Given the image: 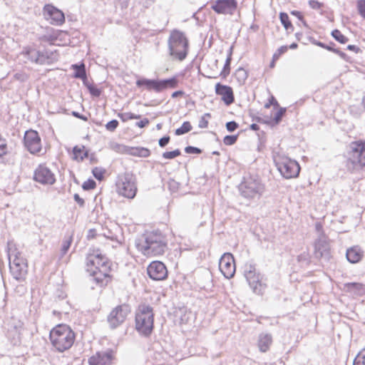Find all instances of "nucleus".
Wrapping results in <instances>:
<instances>
[{"instance_id":"nucleus-7","label":"nucleus","mask_w":365,"mask_h":365,"mask_svg":"<svg viewBox=\"0 0 365 365\" xmlns=\"http://www.w3.org/2000/svg\"><path fill=\"white\" fill-rule=\"evenodd\" d=\"M154 314L153 307L140 304L135 315V329L142 335L148 336L153 329Z\"/></svg>"},{"instance_id":"nucleus-18","label":"nucleus","mask_w":365,"mask_h":365,"mask_svg":"<svg viewBox=\"0 0 365 365\" xmlns=\"http://www.w3.org/2000/svg\"><path fill=\"white\" fill-rule=\"evenodd\" d=\"M148 276L153 280H163L168 277L165 265L160 261L152 262L147 268Z\"/></svg>"},{"instance_id":"nucleus-47","label":"nucleus","mask_w":365,"mask_h":365,"mask_svg":"<svg viewBox=\"0 0 365 365\" xmlns=\"http://www.w3.org/2000/svg\"><path fill=\"white\" fill-rule=\"evenodd\" d=\"M84 148H85L84 146H82V147H79L78 145L75 146L73 148V153L74 155L73 159H75V160L80 159V156L81 155V153Z\"/></svg>"},{"instance_id":"nucleus-52","label":"nucleus","mask_w":365,"mask_h":365,"mask_svg":"<svg viewBox=\"0 0 365 365\" xmlns=\"http://www.w3.org/2000/svg\"><path fill=\"white\" fill-rule=\"evenodd\" d=\"M170 136L168 135H165L161 138H160L159 141H158V144L160 147L162 148H164L165 146H166L169 141H170Z\"/></svg>"},{"instance_id":"nucleus-61","label":"nucleus","mask_w":365,"mask_h":365,"mask_svg":"<svg viewBox=\"0 0 365 365\" xmlns=\"http://www.w3.org/2000/svg\"><path fill=\"white\" fill-rule=\"evenodd\" d=\"M184 95V92L182 91H177L172 93L171 96L173 98H178L179 96H182Z\"/></svg>"},{"instance_id":"nucleus-63","label":"nucleus","mask_w":365,"mask_h":365,"mask_svg":"<svg viewBox=\"0 0 365 365\" xmlns=\"http://www.w3.org/2000/svg\"><path fill=\"white\" fill-rule=\"evenodd\" d=\"M347 49H349L350 51H353L356 53H358L360 50V48L359 47H357L356 46H354V45H349L347 46Z\"/></svg>"},{"instance_id":"nucleus-53","label":"nucleus","mask_w":365,"mask_h":365,"mask_svg":"<svg viewBox=\"0 0 365 365\" xmlns=\"http://www.w3.org/2000/svg\"><path fill=\"white\" fill-rule=\"evenodd\" d=\"M284 113H285V109L284 108H280L275 113V115H274V120H275L276 123H279L281 120V119H282V116H283Z\"/></svg>"},{"instance_id":"nucleus-10","label":"nucleus","mask_w":365,"mask_h":365,"mask_svg":"<svg viewBox=\"0 0 365 365\" xmlns=\"http://www.w3.org/2000/svg\"><path fill=\"white\" fill-rule=\"evenodd\" d=\"M116 186L120 195L129 199L135 197L137 192L136 178L131 172L119 175Z\"/></svg>"},{"instance_id":"nucleus-33","label":"nucleus","mask_w":365,"mask_h":365,"mask_svg":"<svg viewBox=\"0 0 365 365\" xmlns=\"http://www.w3.org/2000/svg\"><path fill=\"white\" fill-rule=\"evenodd\" d=\"M289 48L292 49L297 48V43L294 42L289 46H282L279 47L273 55L274 61H277L282 54L287 51Z\"/></svg>"},{"instance_id":"nucleus-64","label":"nucleus","mask_w":365,"mask_h":365,"mask_svg":"<svg viewBox=\"0 0 365 365\" xmlns=\"http://www.w3.org/2000/svg\"><path fill=\"white\" fill-rule=\"evenodd\" d=\"M250 128L252 130H258L259 127L257 124L256 123H252L251 125H250Z\"/></svg>"},{"instance_id":"nucleus-35","label":"nucleus","mask_w":365,"mask_h":365,"mask_svg":"<svg viewBox=\"0 0 365 365\" xmlns=\"http://www.w3.org/2000/svg\"><path fill=\"white\" fill-rule=\"evenodd\" d=\"M118 117L120 118L123 122H126L128 120L140 119V115H137L133 113H118Z\"/></svg>"},{"instance_id":"nucleus-37","label":"nucleus","mask_w":365,"mask_h":365,"mask_svg":"<svg viewBox=\"0 0 365 365\" xmlns=\"http://www.w3.org/2000/svg\"><path fill=\"white\" fill-rule=\"evenodd\" d=\"M331 36L333 38L341 43H345L348 41V38L343 35L338 29L332 31Z\"/></svg>"},{"instance_id":"nucleus-46","label":"nucleus","mask_w":365,"mask_h":365,"mask_svg":"<svg viewBox=\"0 0 365 365\" xmlns=\"http://www.w3.org/2000/svg\"><path fill=\"white\" fill-rule=\"evenodd\" d=\"M118 126V121L117 120H112L106 123V128L108 131L113 132L117 128Z\"/></svg>"},{"instance_id":"nucleus-17","label":"nucleus","mask_w":365,"mask_h":365,"mask_svg":"<svg viewBox=\"0 0 365 365\" xmlns=\"http://www.w3.org/2000/svg\"><path fill=\"white\" fill-rule=\"evenodd\" d=\"M219 268L223 276L227 279L233 277L235 273L234 257L230 253H225L219 262Z\"/></svg>"},{"instance_id":"nucleus-16","label":"nucleus","mask_w":365,"mask_h":365,"mask_svg":"<svg viewBox=\"0 0 365 365\" xmlns=\"http://www.w3.org/2000/svg\"><path fill=\"white\" fill-rule=\"evenodd\" d=\"M42 12L44 19L52 25L61 26L65 22L63 12L52 4H46Z\"/></svg>"},{"instance_id":"nucleus-25","label":"nucleus","mask_w":365,"mask_h":365,"mask_svg":"<svg viewBox=\"0 0 365 365\" xmlns=\"http://www.w3.org/2000/svg\"><path fill=\"white\" fill-rule=\"evenodd\" d=\"M272 342V336L269 334H261L259 336L258 346L262 352L267 351Z\"/></svg>"},{"instance_id":"nucleus-8","label":"nucleus","mask_w":365,"mask_h":365,"mask_svg":"<svg viewBox=\"0 0 365 365\" xmlns=\"http://www.w3.org/2000/svg\"><path fill=\"white\" fill-rule=\"evenodd\" d=\"M240 195L246 199L259 198L264 187L257 175H246L238 186Z\"/></svg>"},{"instance_id":"nucleus-60","label":"nucleus","mask_w":365,"mask_h":365,"mask_svg":"<svg viewBox=\"0 0 365 365\" xmlns=\"http://www.w3.org/2000/svg\"><path fill=\"white\" fill-rule=\"evenodd\" d=\"M270 105H277V101L274 96H271L269 103L265 104V108H269Z\"/></svg>"},{"instance_id":"nucleus-40","label":"nucleus","mask_w":365,"mask_h":365,"mask_svg":"<svg viewBox=\"0 0 365 365\" xmlns=\"http://www.w3.org/2000/svg\"><path fill=\"white\" fill-rule=\"evenodd\" d=\"M106 170L102 168L96 167L92 170V174L94 178L98 180H101L104 178Z\"/></svg>"},{"instance_id":"nucleus-14","label":"nucleus","mask_w":365,"mask_h":365,"mask_svg":"<svg viewBox=\"0 0 365 365\" xmlns=\"http://www.w3.org/2000/svg\"><path fill=\"white\" fill-rule=\"evenodd\" d=\"M130 312L129 305L123 304L115 307L108 316V322L112 329H115L121 324Z\"/></svg>"},{"instance_id":"nucleus-11","label":"nucleus","mask_w":365,"mask_h":365,"mask_svg":"<svg viewBox=\"0 0 365 365\" xmlns=\"http://www.w3.org/2000/svg\"><path fill=\"white\" fill-rule=\"evenodd\" d=\"M314 257L322 262H328L331 257L330 240L325 234H321L314 242Z\"/></svg>"},{"instance_id":"nucleus-3","label":"nucleus","mask_w":365,"mask_h":365,"mask_svg":"<svg viewBox=\"0 0 365 365\" xmlns=\"http://www.w3.org/2000/svg\"><path fill=\"white\" fill-rule=\"evenodd\" d=\"M169 55L175 60L182 61L187 56L189 41L185 33L178 29L170 31L168 39Z\"/></svg>"},{"instance_id":"nucleus-23","label":"nucleus","mask_w":365,"mask_h":365,"mask_svg":"<svg viewBox=\"0 0 365 365\" xmlns=\"http://www.w3.org/2000/svg\"><path fill=\"white\" fill-rule=\"evenodd\" d=\"M25 56L32 62H35L38 64H46L48 63V57L46 53L41 52L34 48H26Z\"/></svg>"},{"instance_id":"nucleus-27","label":"nucleus","mask_w":365,"mask_h":365,"mask_svg":"<svg viewBox=\"0 0 365 365\" xmlns=\"http://www.w3.org/2000/svg\"><path fill=\"white\" fill-rule=\"evenodd\" d=\"M72 68L75 71L73 76L76 78L82 79L84 81L86 80V67L83 63L81 64H73Z\"/></svg>"},{"instance_id":"nucleus-41","label":"nucleus","mask_w":365,"mask_h":365,"mask_svg":"<svg viewBox=\"0 0 365 365\" xmlns=\"http://www.w3.org/2000/svg\"><path fill=\"white\" fill-rule=\"evenodd\" d=\"M356 8L359 15L365 19V0H358L356 2Z\"/></svg>"},{"instance_id":"nucleus-12","label":"nucleus","mask_w":365,"mask_h":365,"mask_svg":"<svg viewBox=\"0 0 365 365\" xmlns=\"http://www.w3.org/2000/svg\"><path fill=\"white\" fill-rule=\"evenodd\" d=\"M24 143L27 150L34 155H43L41 140L37 131L34 130L25 132Z\"/></svg>"},{"instance_id":"nucleus-54","label":"nucleus","mask_w":365,"mask_h":365,"mask_svg":"<svg viewBox=\"0 0 365 365\" xmlns=\"http://www.w3.org/2000/svg\"><path fill=\"white\" fill-rule=\"evenodd\" d=\"M140 148L129 147V151H128V154L140 157Z\"/></svg>"},{"instance_id":"nucleus-38","label":"nucleus","mask_w":365,"mask_h":365,"mask_svg":"<svg viewBox=\"0 0 365 365\" xmlns=\"http://www.w3.org/2000/svg\"><path fill=\"white\" fill-rule=\"evenodd\" d=\"M353 365H365V349L360 351L356 356Z\"/></svg>"},{"instance_id":"nucleus-19","label":"nucleus","mask_w":365,"mask_h":365,"mask_svg":"<svg viewBox=\"0 0 365 365\" xmlns=\"http://www.w3.org/2000/svg\"><path fill=\"white\" fill-rule=\"evenodd\" d=\"M34 179L42 185H53L56 182L54 174L45 165H40L35 170Z\"/></svg>"},{"instance_id":"nucleus-49","label":"nucleus","mask_w":365,"mask_h":365,"mask_svg":"<svg viewBox=\"0 0 365 365\" xmlns=\"http://www.w3.org/2000/svg\"><path fill=\"white\" fill-rule=\"evenodd\" d=\"M14 78L20 82H24L28 79V76L24 72H17L14 75Z\"/></svg>"},{"instance_id":"nucleus-39","label":"nucleus","mask_w":365,"mask_h":365,"mask_svg":"<svg viewBox=\"0 0 365 365\" xmlns=\"http://www.w3.org/2000/svg\"><path fill=\"white\" fill-rule=\"evenodd\" d=\"M85 86L87 87L88 90L89 91L91 95H92L94 97H99L101 94V91L97 87L93 86L92 84L88 83L86 81H84Z\"/></svg>"},{"instance_id":"nucleus-2","label":"nucleus","mask_w":365,"mask_h":365,"mask_svg":"<svg viewBox=\"0 0 365 365\" xmlns=\"http://www.w3.org/2000/svg\"><path fill=\"white\" fill-rule=\"evenodd\" d=\"M86 266L87 272L96 285L101 287L107 285L110 278V262L104 255L98 252L89 254Z\"/></svg>"},{"instance_id":"nucleus-6","label":"nucleus","mask_w":365,"mask_h":365,"mask_svg":"<svg viewBox=\"0 0 365 365\" xmlns=\"http://www.w3.org/2000/svg\"><path fill=\"white\" fill-rule=\"evenodd\" d=\"M365 167V140H356L349 145L346 155V168L351 172H356Z\"/></svg>"},{"instance_id":"nucleus-55","label":"nucleus","mask_w":365,"mask_h":365,"mask_svg":"<svg viewBox=\"0 0 365 365\" xmlns=\"http://www.w3.org/2000/svg\"><path fill=\"white\" fill-rule=\"evenodd\" d=\"M149 124V120L146 118L135 123L136 126L143 128Z\"/></svg>"},{"instance_id":"nucleus-32","label":"nucleus","mask_w":365,"mask_h":365,"mask_svg":"<svg viewBox=\"0 0 365 365\" xmlns=\"http://www.w3.org/2000/svg\"><path fill=\"white\" fill-rule=\"evenodd\" d=\"M279 19H280L282 24L283 25V26L284 27V29L287 31H289V29L292 31L294 30V27H293L291 21H289V16L287 15V14L281 12L279 14Z\"/></svg>"},{"instance_id":"nucleus-42","label":"nucleus","mask_w":365,"mask_h":365,"mask_svg":"<svg viewBox=\"0 0 365 365\" xmlns=\"http://www.w3.org/2000/svg\"><path fill=\"white\" fill-rule=\"evenodd\" d=\"M181 154L179 149L174 150L173 151L165 152L163 153V157L165 159H173Z\"/></svg>"},{"instance_id":"nucleus-20","label":"nucleus","mask_w":365,"mask_h":365,"mask_svg":"<svg viewBox=\"0 0 365 365\" xmlns=\"http://www.w3.org/2000/svg\"><path fill=\"white\" fill-rule=\"evenodd\" d=\"M237 2L236 0H216L212 3L211 8L219 14H232L236 9Z\"/></svg>"},{"instance_id":"nucleus-15","label":"nucleus","mask_w":365,"mask_h":365,"mask_svg":"<svg viewBox=\"0 0 365 365\" xmlns=\"http://www.w3.org/2000/svg\"><path fill=\"white\" fill-rule=\"evenodd\" d=\"M274 162L281 175L287 179L297 177V161H292L289 158L274 157Z\"/></svg>"},{"instance_id":"nucleus-45","label":"nucleus","mask_w":365,"mask_h":365,"mask_svg":"<svg viewBox=\"0 0 365 365\" xmlns=\"http://www.w3.org/2000/svg\"><path fill=\"white\" fill-rule=\"evenodd\" d=\"M206 117L210 118V113L204 114L200 119L198 123V126L200 128H206L208 126V121L206 119Z\"/></svg>"},{"instance_id":"nucleus-43","label":"nucleus","mask_w":365,"mask_h":365,"mask_svg":"<svg viewBox=\"0 0 365 365\" xmlns=\"http://www.w3.org/2000/svg\"><path fill=\"white\" fill-rule=\"evenodd\" d=\"M237 137L236 135H226L223 139V143L226 145H232L236 143Z\"/></svg>"},{"instance_id":"nucleus-22","label":"nucleus","mask_w":365,"mask_h":365,"mask_svg":"<svg viewBox=\"0 0 365 365\" xmlns=\"http://www.w3.org/2000/svg\"><path fill=\"white\" fill-rule=\"evenodd\" d=\"M215 92L222 96V100L226 105H230L234 102L235 98L231 87L217 83L215 85Z\"/></svg>"},{"instance_id":"nucleus-31","label":"nucleus","mask_w":365,"mask_h":365,"mask_svg":"<svg viewBox=\"0 0 365 365\" xmlns=\"http://www.w3.org/2000/svg\"><path fill=\"white\" fill-rule=\"evenodd\" d=\"M232 47H230V48L229 50V53H228L227 57V59H226V61H225V63L224 65L223 69H222V71L221 72V74H220L224 78H225L230 73V63H231V60H232Z\"/></svg>"},{"instance_id":"nucleus-58","label":"nucleus","mask_w":365,"mask_h":365,"mask_svg":"<svg viewBox=\"0 0 365 365\" xmlns=\"http://www.w3.org/2000/svg\"><path fill=\"white\" fill-rule=\"evenodd\" d=\"M237 74L239 75L243 79H246L247 77L245 70L242 68L237 69Z\"/></svg>"},{"instance_id":"nucleus-51","label":"nucleus","mask_w":365,"mask_h":365,"mask_svg":"<svg viewBox=\"0 0 365 365\" xmlns=\"http://www.w3.org/2000/svg\"><path fill=\"white\" fill-rule=\"evenodd\" d=\"M309 5L313 9H320L322 6V4L316 1V0H310L309 1Z\"/></svg>"},{"instance_id":"nucleus-28","label":"nucleus","mask_w":365,"mask_h":365,"mask_svg":"<svg viewBox=\"0 0 365 365\" xmlns=\"http://www.w3.org/2000/svg\"><path fill=\"white\" fill-rule=\"evenodd\" d=\"M57 32H58L57 31H56L52 28H50L47 30V33L46 34L41 36L39 38V39L41 41L48 42L51 44H53L58 38Z\"/></svg>"},{"instance_id":"nucleus-56","label":"nucleus","mask_w":365,"mask_h":365,"mask_svg":"<svg viewBox=\"0 0 365 365\" xmlns=\"http://www.w3.org/2000/svg\"><path fill=\"white\" fill-rule=\"evenodd\" d=\"M150 155V151L148 148H140V157L146 158Z\"/></svg>"},{"instance_id":"nucleus-26","label":"nucleus","mask_w":365,"mask_h":365,"mask_svg":"<svg viewBox=\"0 0 365 365\" xmlns=\"http://www.w3.org/2000/svg\"><path fill=\"white\" fill-rule=\"evenodd\" d=\"M346 290L354 294L361 295L365 293V285L358 282H350L345 284Z\"/></svg>"},{"instance_id":"nucleus-62","label":"nucleus","mask_w":365,"mask_h":365,"mask_svg":"<svg viewBox=\"0 0 365 365\" xmlns=\"http://www.w3.org/2000/svg\"><path fill=\"white\" fill-rule=\"evenodd\" d=\"M154 1L155 0H141L142 4L146 8H148Z\"/></svg>"},{"instance_id":"nucleus-34","label":"nucleus","mask_w":365,"mask_h":365,"mask_svg":"<svg viewBox=\"0 0 365 365\" xmlns=\"http://www.w3.org/2000/svg\"><path fill=\"white\" fill-rule=\"evenodd\" d=\"M192 130V125L190 122L185 121L180 128L175 130L176 135H181L190 132Z\"/></svg>"},{"instance_id":"nucleus-5","label":"nucleus","mask_w":365,"mask_h":365,"mask_svg":"<svg viewBox=\"0 0 365 365\" xmlns=\"http://www.w3.org/2000/svg\"><path fill=\"white\" fill-rule=\"evenodd\" d=\"M7 255L9 260V269L12 277L17 281L24 279L27 274V260L16 245L8 243Z\"/></svg>"},{"instance_id":"nucleus-24","label":"nucleus","mask_w":365,"mask_h":365,"mask_svg":"<svg viewBox=\"0 0 365 365\" xmlns=\"http://www.w3.org/2000/svg\"><path fill=\"white\" fill-rule=\"evenodd\" d=\"M363 256L364 251L359 246H353L347 249L346 252L347 260L352 264L359 262L362 259Z\"/></svg>"},{"instance_id":"nucleus-4","label":"nucleus","mask_w":365,"mask_h":365,"mask_svg":"<svg viewBox=\"0 0 365 365\" xmlns=\"http://www.w3.org/2000/svg\"><path fill=\"white\" fill-rule=\"evenodd\" d=\"M49 338L53 346L59 352L69 349L73 344L75 334L69 326L61 324L51 331Z\"/></svg>"},{"instance_id":"nucleus-9","label":"nucleus","mask_w":365,"mask_h":365,"mask_svg":"<svg viewBox=\"0 0 365 365\" xmlns=\"http://www.w3.org/2000/svg\"><path fill=\"white\" fill-rule=\"evenodd\" d=\"M179 80L177 76H173L165 79L141 78L136 81V86H145L148 91L161 93L168 89H173L178 86Z\"/></svg>"},{"instance_id":"nucleus-48","label":"nucleus","mask_w":365,"mask_h":365,"mask_svg":"<svg viewBox=\"0 0 365 365\" xmlns=\"http://www.w3.org/2000/svg\"><path fill=\"white\" fill-rule=\"evenodd\" d=\"M185 151L188 154H200L202 153L201 149L191 145L187 146Z\"/></svg>"},{"instance_id":"nucleus-30","label":"nucleus","mask_w":365,"mask_h":365,"mask_svg":"<svg viewBox=\"0 0 365 365\" xmlns=\"http://www.w3.org/2000/svg\"><path fill=\"white\" fill-rule=\"evenodd\" d=\"M302 253L298 255V262L302 263L305 266L308 265L310 262V255L308 252V248L307 247H302Z\"/></svg>"},{"instance_id":"nucleus-21","label":"nucleus","mask_w":365,"mask_h":365,"mask_svg":"<svg viewBox=\"0 0 365 365\" xmlns=\"http://www.w3.org/2000/svg\"><path fill=\"white\" fill-rule=\"evenodd\" d=\"M113 359V351L110 349L96 353L89 358L88 364L89 365H111Z\"/></svg>"},{"instance_id":"nucleus-1","label":"nucleus","mask_w":365,"mask_h":365,"mask_svg":"<svg viewBox=\"0 0 365 365\" xmlns=\"http://www.w3.org/2000/svg\"><path fill=\"white\" fill-rule=\"evenodd\" d=\"M135 247L147 257H155L165 253L168 247L165 236L160 231L146 232L135 240Z\"/></svg>"},{"instance_id":"nucleus-44","label":"nucleus","mask_w":365,"mask_h":365,"mask_svg":"<svg viewBox=\"0 0 365 365\" xmlns=\"http://www.w3.org/2000/svg\"><path fill=\"white\" fill-rule=\"evenodd\" d=\"M96 185V182L92 179H89L83 183L82 187L84 190H90L93 189Z\"/></svg>"},{"instance_id":"nucleus-29","label":"nucleus","mask_w":365,"mask_h":365,"mask_svg":"<svg viewBox=\"0 0 365 365\" xmlns=\"http://www.w3.org/2000/svg\"><path fill=\"white\" fill-rule=\"evenodd\" d=\"M73 241V236L69 235L68 237H65V238L63 240L62 246L61 248V255L60 258H62L68 252L69 250L71 245Z\"/></svg>"},{"instance_id":"nucleus-59","label":"nucleus","mask_w":365,"mask_h":365,"mask_svg":"<svg viewBox=\"0 0 365 365\" xmlns=\"http://www.w3.org/2000/svg\"><path fill=\"white\" fill-rule=\"evenodd\" d=\"M315 230L318 234V236H319L321 234H324L322 230V225L320 222H317L315 224Z\"/></svg>"},{"instance_id":"nucleus-57","label":"nucleus","mask_w":365,"mask_h":365,"mask_svg":"<svg viewBox=\"0 0 365 365\" xmlns=\"http://www.w3.org/2000/svg\"><path fill=\"white\" fill-rule=\"evenodd\" d=\"M75 201L81 206L83 207L84 205V200L81 198L78 194H75L74 196Z\"/></svg>"},{"instance_id":"nucleus-36","label":"nucleus","mask_w":365,"mask_h":365,"mask_svg":"<svg viewBox=\"0 0 365 365\" xmlns=\"http://www.w3.org/2000/svg\"><path fill=\"white\" fill-rule=\"evenodd\" d=\"M110 148L115 152L122 154H128L129 147L117 143H112Z\"/></svg>"},{"instance_id":"nucleus-50","label":"nucleus","mask_w":365,"mask_h":365,"mask_svg":"<svg viewBox=\"0 0 365 365\" xmlns=\"http://www.w3.org/2000/svg\"><path fill=\"white\" fill-rule=\"evenodd\" d=\"M238 128V124L232 120L226 123V128L229 132H233Z\"/></svg>"},{"instance_id":"nucleus-13","label":"nucleus","mask_w":365,"mask_h":365,"mask_svg":"<svg viewBox=\"0 0 365 365\" xmlns=\"http://www.w3.org/2000/svg\"><path fill=\"white\" fill-rule=\"evenodd\" d=\"M245 277L253 292L257 294H261L265 285L262 282V277L259 274L256 273L255 266L252 264L245 266Z\"/></svg>"}]
</instances>
